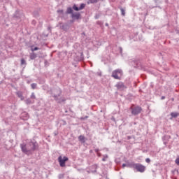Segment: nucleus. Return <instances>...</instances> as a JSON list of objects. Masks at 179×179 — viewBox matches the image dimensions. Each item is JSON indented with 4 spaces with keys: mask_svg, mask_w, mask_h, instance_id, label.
I'll list each match as a JSON object with an SVG mask.
<instances>
[{
    "mask_svg": "<svg viewBox=\"0 0 179 179\" xmlns=\"http://www.w3.org/2000/svg\"><path fill=\"white\" fill-rule=\"evenodd\" d=\"M57 13H60L61 15H64V10H58Z\"/></svg>",
    "mask_w": 179,
    "mask_h": 179,
    "instance_id": "28",
    "label": "nucleus"
},
{
    "mask_svg": "<svg viewBox=\"0 0 179 179\" xmlns=\"http://www.w3.org/2000/svg\"><path fill=\"white\" fill-rule=\"evenodd\" d=\"M20 148L23 153H25V155H30V150L26 146V144H20Z\"/></svg>",
    "mask_w": 179,
    "mask_h": 179,
    "instance_id": "6",
    "label": "nucleus"
},
{
    "mask_svg": "<svg viewBox=\"0 0 179 179\" xmlns=\"http://www.w3.org/2000/svg\"><path fill=\"white\" fill-rule=\"evenodd\" d=\"M120 11L122 13V16H125V9L122 8V7L120 8Z\"/></svg>",
    "mask_w": 179,
    "mask_h": 179,
    "instance_id": "19",
    "label": "nucleus"
},
{
    "mask_svg": "<svg viewBox=\"0 0 179 179\" xmlns=\"http://www.w3.org/2000/svg\"><path fill=\"white\" fill-rule=\"evenodd\" d=\"M131 138H132L131 136H127V139H128V140L131 139Z\"/></svg>",
    "mask_w": 179,
    "mask_h": 179,
    "instance_id": "34",
    "label": "nucleus"
},
{
    "mask_svg": "<svg viewBox=\"0 0 179 179\" xmlns=\"http://www.w3.org/2000/svg\"><path fill=\"white\" fill-rule=\"evenodd\" d=\"M86 118H89L88 116H85V117H81V120H86Z\"/></svg>",
    "mask_w": 179,
    "mask_h": 179,
    "instance_id": "32",
    "label": "nucleus"
},
{
    "mask_svg": "<svg viewBox=\"0 0 179 179\" xmlns=\"http://www.w3.org/2000/svg\"><path fill=\"white\" fill-rule=\"evenodd\" d=\"M31 99H34V100H35V99H36V95L34 94V92H32L31 93Z\"/></svg>",
    "mask_w": 179,
    "mask_h": 179,
    "instance_id": "27",
    "label": "nucleus"
},
{
    "mask_svg": "<svg viewBox=\"0 0 179 179\" xmlns=\"http://www.w3.org/2000/svg\"><path fill=\"white\" fill-rule=\"evenodd\" d=\"M78 141L82 143H85L86 142V141L85 140V136L82 135L79 136Z\"/></svg>",
    "mask_w": 179,
    "mask_h": 179,
    "instance_id": "13",
    "label": "nucleus"
},
{
    "mask_svg": "<svg viewBox=\"0 0 179 179\" xmlns=\"http://www.w3.org/2000/svg\"><path fill=\"white\" fill-rule=\"evenodd\" d=\"M28 145L29 154L31 153V152H34V150H37V149H38V143H37L36 141H30L28 143Z\"/></svg>",
    "mask_w": 179,
    "mask_h": 179,
    "instance_id": "3",
    "label": "nucleus"
},
{
    "mask_svg": "<svg viewBox=\"0 0 179 179\" xmlns=\"http://www.w3.org/2000/svg\"><path fill=\"white\" fill-rule=\"evenodd\" d=\"M68 160H69V159L68 158V157H62V156H59L58 157V162L59 163V166L60 167H65L66 165L65 164V163H66V162H68Z\"/></svg>",
    "mask_w": 179,
    "mask_h": 179,
    "instance_id": "4",
    "label": "nucleus"
},
{
    "mask_svg": "<svg viewBox=\"0 0 179 179\" xmlns=\"http://www.w3.org/2000/svg\"><path fill=\"white\" fill-rule=\"evenodd\" d=\"M179 115V113H171V117H172V118H177V117Z\"/></svg>",
    "mask_w": 179,
    "mask_h": 179,
    "instance_id": "17",
    "label": "nucleus"
},
{
    "mask_svg": "<svg viewBox=\"0 0 179 179\" xmlns=\"http://www.w3.org/2000/svg\"><path fill=\"white\" fill-rule=\"evenodd\" d=\"M145 162L146 163H150V159L149 158L145 159Z\"/></svg>",
    "mask_w": 179,
    "mask_h": 179,
    "instance_id": "31",
    "label": "nucleus"
},
{
    "mask_svg": "<svg viewBox=\"0 0 179 179\" xmlns=\"http://www.w3.org/2000/svg\"><path fill=\"white\" fill-rule=\"evenodd\" d=\"M37 50H38V47H35L34 48H33V47L31 48V51H32V52H34V51H37Z\"/></svg>",
    "mask_w": 179,
    "mask_h": 179,
    "instance_id": "23",
    "label": "nucleus"
},
{
    "mask_svg": "<svg viewBox=\"0 0 179 179\" xmlns=\"http://www.w3.org/2000/svg\"><path fill=\"white\" fill-rule=\"evenodd\" d=\"M73 9L74 10H76V11L80 10L79 8H78V6H76V4H74V5L73 6Z\"/></svg>",
    "mask_w": 179,
    "mask_h": 179,
    "instance_id": "21",
    "label": "nucleus"
},
{
    "mask_svg": "<svg viewBox=\"0 0 179 179\" xmlns=\"http://www.w3.org/2000/svg\"><path fill=\"white\" fill-rule=\"evenodd\" d=\"M62 101H65V100H62Z\"/></svg>",
    "mask_w": 179,
    "mask_h": 179,
    "instance_id": "37",
    "label": "nucleus"
},
{
    "mask_svg": "<svg viewBox=\"0 0 179 179\" xmlns=\"http://www.w3.org/2000/svg\"><path fill=\"white\" fill-rule=\"evenodd\" d=\"M72 19H76V20H79L80 19V13H72L71 15Z\"/></svg>",
    "mask_w": 179,
    "mask_h": 179,
    "instance_id": "8",
    "label": "nucleus"
},
{
    "mask_svg": "<svg viewBox=\"0 0 179 179\" xmlns=\"http://www.w3.org/2000/svg\"><path fill=\"white\" fill-rule=\"evenodd\" d=\"M29 58L30 59H36V58H37V54L34 52L30 53Z\"/></svg>",
    "mask_w": 179,
    "mask_h": 179,
    "instance_id": "15",
    "label": "nucleus"
},
{
    "mask_svg": "<svg viewBox=\"0 0 179 179\" xmlns=\"http://www.w3.org/2000/svg\"><path fill=\"white\" fill-rule=\"evenodd\" d=\"M16 94H17V97H19V99H20V100H24V96H23V93H22V92L18 91L16 92Z\"/></svg>",
    "mask_w": 179,
    "mask_h": 179,
    "instance_id": "11",
    "label": "nucleus"
},
{
    "mask_svg": "<svg viewBox=\"0 0 179 179\" xmlns=\"http://www.w3.org/2000/svg\"><path fill=\"white\" fill-rule=\"evenodd\" d=\"M85 6H86V4L81 3L80 7H79L80 10H82V9H84Z\"/></svg>",
    "mask_w": 179,
    "mask_h": 179,
    "instance_id": "20",
    "label": "nucleus"
},
{
    "mask_svg": "<svg viewBox=\"0 0 179 179\" xmlns=\"http://www.w3.org/2000/svg\"><path fill=\"white\" fill-rule=\"evenodd\" d=\"M72 13H73V10L72 9V8L71 7L67 8L66 11V15H72Z\"/></svg>",
    "mask_w": 179,
    "mask_h": 179,
    "instance_id": "12",
    "label": "nucleus"
},
{
    "mask_svg": "<svg viewBox=\"0 0 179 179\" xmlns=\"http://www.w3.org/2000/svg\"><path fill=\"white\" fill-rule=\"evenodd\" d=\"M105 25H106V26H108V23H106Z\"/></svg>",
    "mask_w": 179,
    "mask_h": 179,
    "instance_id": "35",
    "label": "nucleus"
},
{
    "mask_svg": "<svg viewBox=\"0 0 179 179\" xmlns=\"http://www.w3.org/2000/svg\"><path fill=\"white\" fill-rule=\"evenodd\" d=\"M61 30H67L68 29V24H62L60 25Z\"/></svg>",
    "mask_w": 179,
    "mask_h": 179,
    "instance_id": "16",
    "label": "nucleus"
},
{
    "mask_svg": "<svg viewBox=\"0 0 179 179\" xmlns=\"http://www.w3.org/2000/svg\"><path fill=\"white\" fill-rule=\"evenodd\" d=\"M25 103L26 104L29 105V104H33V103H34V101H31V99H30L29 98H28L27 100H25Z\"/></svg>",
    "mask_w": 179,
    "mask_h": 179,
    "instance_id": "18",
    "label": "nucleus"
},
{
    "mask_svg": "<svg viewBox=\"0 0 179 179\" xmlns=\"http://www.w3.org/2000/svg\"><path fill=\"white\" fill-rule=\"evenodd\" d=\"M22 120H29V114H27V113H23L22 114Z\"/></svg>",
    "mask_w": 179,
    "mask_h": 179,
    "instance_id": "14",
    "label": "nucleus"
},
{
    "mask_svg": "<svg viewBox=\"0 0 179 179\" xmlns=\"http://www.w3.org/2000/svg\"><path fill=\"white\" fill-rule=\"evenodd\" d=\"M31 89H33V90L36 89V87H37V84H36V83H32V84L31 85Z\"/></svg>",
    "mask_w": 179,
    "mask_h": 179,
    "instance_id": "24",
    "label": "nucleus"
},
{
    "mask_svg": "<svg viewBox=\"0 0 179 179\" xmlns=\"http://www.w3.org/2000/svg\"><path fill=\"white\" fill-rule=\"evenodd\" d=\"M90 3H97L100 0H89Z\"/></svg>",
    "mask_w": 179,
    "mask_h": 179,
    "instance_id": "22",
    "label": "nucleus"
},
{
    "mask_svg": "<svg viewBox=\"0 0 179 179\" xmlns=\"http://www.w3.org/2000/svg\"><path fill=\"white\" fill-rule=\"evenodd\" d=\"M175 162H176V164L178 166H179V158H177Z\"/></svg>",
    "mask_w": 179,
    "mask_h": 179,
    "instance_id": "30",
    "label": "nucleus"
},
{
    "mask_svg": "<svg viewBox=\"0 0 179 179\" xmlns=\"http://www.w3.org/2000/svg\"><path fill=\"white\" fill-rule=\"evenodd\" d=\"M128 166L131 169H135L139 173H143L146 170V167L141 164H130Z\"/></svg>",
    "mask_w": 179,
    "mask_h": 179,
    "instance_id": "1",
    "label": "nucleus"
},
{
    "mask_svg": "<svg viewBox=\"0 0 179 179\" xmlns=\"http://www.w3.org/2000/svg\"><path fill=\"white\" fill-rule=\"evenodd\" d=\"M131 164H122V167H123V169H124V167H129V165H130Z\"/></svg>",
    "mask_w": 179,
    "mask_h": 179,
    "instance_id": "29",
    "label": "nucleus"
},
{
    "mask_svg": "<svg viewBox=\"0 0 179 179\" xmlns=\"http://www.w3.org/2000/svg\"><path fill=\"white\" fill-rule=\"evenodd\" d=\"M52 96H53L55 100H56V101H57L58 97H59V96H61V90H55L52 93Z\"/></svg>",
    "mask_w": 179,
    "mask_h": 179,
    "instance_id": "7",
    "label": "nucleus"
},
{
    "mask_svg": "<svg viewBox=\"0 0 179 179\" xmlns=\"http://www.w3.org/2000/svg\"><path fill=\"white\" fill-rule=\"evenodd\" d=\"M59 24H62V23L59 22Z\"/></svg>",
    "mask_w": 179,
    "mask_h": 179,
    "instance_id": "36",
    "label": "nucleus"
},
{
    "mask_svg": "<svg viewBox=\"0 0 179 179\" xmlns=\"http://www.w3.org/2000/svg\"><path fill=\"white\" fill-rule=\"evenodd\" d=\"M164 99H166V96H162L161 97V99H162V100H164Z\"/></svg>",
    "mask_w": 179,
    "mask_h": 179,
    "instance_id": "33",
    "label": "nucleus"
},
{
    "mask_svg": "<svg viewBox=\"0 0 179 179\" xmlns=\"http://www.w3.org/2000/svg\"><path fill=\"white\" fill-rule=\"evenodd\" d=\"M116 87H117L119 90H124V89H125V85H124V83H117Z\"/></svg>",
    "mask_w": 179,
    "mask_h": 179,
    "instance_id": "9",
    "label": "nucleus"
},
{
    "mask_svg": "<svg viewBox=\"0 0 179 179\" xmlns=\"http://www.w3.org/2000/svg\"><path fill=\"white\" fill-rule=\"evenodd\" d=\"M107 159H108V155H106L103 156V158L102 159L103 162H106V160H107Z\"/></svg>",
    "mask_w": 179,
    "mask_h": 179,
    "instance_id": "25",
    "label": "nucleus"
},
{
    "mask_svg": "<svg viewBox=\"0 0 179 179\" xmlns=\"http://www.w3.org/2000/svg\"><path fill=\"white\" fill-rule=\"evenodd\" d=\"M21 65H26V60L24 59H21Z\"/></svg>",
    "mask_w": 179,
    "mask_h": 179,
    "instance_id": "26",
    "label": "nucleus"
},
{
    "mask_svg": "<svg viewBox=\"0 0 179 179\" xmlns=\"http://www.w3.org/2000/svg\"><path fill=\"white\" fill-rule=\"evenodd\" d=\"M122 70L117 69L113 71L112 78H114V79H117L118 80H121V76H122Z\"/></svg>",
    "mask_w": 179,
    "mask_h": 179,
    "instance_id": "2",
    "label": "nucleus"
},
{
    "mask_svg": "<svg viewBox=\"0 0 179 179\" xmlns=\"http://www.w3.org/2000/svg\"><path fill=\"white\" fill-rule=\"evenodd\" d=\"M130 110H131V114L133 115H138V114H141L142 111V108L139 106H131L130 108Z\"/></svg>",
    "mask_w": 179,
    "mask_h": 179,
    "instance_id": "5",
    "label": "nucleus"
},
{
    "mask_svg": "<svg viewBox=\"0 0 179 179\" xmlns=\"http://www.w3.org/2000/svg\"><path fill=\"white\" fill-rule=\"evenodd\" d=\"M91 173H97V165L94 164L90 167Z\"/></svg>",
    "mask_w": 179,
    "mask_h": 179,
    "instance_id": "10",
    "label": "nucleus"
}]
</instances>
